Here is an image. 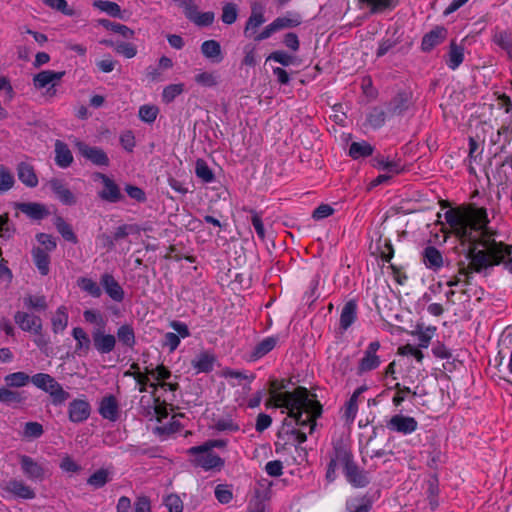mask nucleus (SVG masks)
<instances>
[{"instance_id":"052dcab7","label":"nucleus","mask_w":512,"mask_h":512,"mask_svg":"<svg viewBox=\"0 0 512 512\" xmlns=\"http://www.w3.org/2000/svg\"><path fill=\"white\" fill-rule=\"evenodd\" d=\"M301 21L298 17L289 18V17H278L276 18L272 24L275 27L276 31L290 28V27H296L300 25Z\"/></svg>"},{"instance_id":"4c0bfd02","label":"nucleus","mask_w":512,"mask_h":512,"mask_svg":"<svg viewBox=\"0 0 512 512\" xmlns=\"http://www.w3.org/2000/svg\"><path fill=\"white\" fill-rule=\"evenodd\" d=\"M373 153V147L366 141L352 142L349 147V155L353 159L368 157Z\"/></svg>"},{"instance_id":"1a4fd4ad","label":"nucleus","mask_w":512,"mask_h":512,"mask_svg":"<svg viewBox=\"0 0 512 512\" xmlns=\"http://www.w3.org/2000/svg\"><path fill=\"white\" fill-rule=\"evenodd\" d=\"M65 71L43 70L33 76V86L37 90L47 88V94L54 95L51 89L64 77Z\"/></svg>"},{"instance_id":"20e7f679","label":"nucleus","mask_w":512,"mask_h":512,"mask_svg":"<svg viewBox=\"0 0 512 512\" xmlns=\"http://www.w3.org/2000/svg\"><path fill=\"white\" fill-rule=\"evenodd\" d=\"M32 384L38 389L49 394L52 404L55 406L63 405L70 397L62 385L51 375L47 373H37L31 377Z\"/></svg>"},{"instance_id":"4be33fe9","label":"nucleus","mask_w":512,"mask_h":512,"mask_svg":"<svg viewBox=\"0 0 512 512\" xmlns=\"http://www.w3.org/2000/svg\"><path fill=\"white\" fill-rule=\"evenodd\" d=\"M202 55L215 63H220L223 60V53L221 45L216 40H206L201 44Z\"/></svg>"},{"instance_id":"603ef678","label":"nucleus","mask_w":512,"mask_h":512,"mask_svg":"<svg viewBox=\"0 0 512 512\" xmlns=\"http://www.w3.org/2000/svg\"><path fill=\"white\" fill-rule=\"evenodd\" d=\"M55 226L62 237L72 243L77 242V237L74 234L71 226L67 224L61 217L56 218Z\"/></svg>"},{"instance_id":"680f3d73","label":"nucleus","mask_w":512,"mask_h":512,"mask_svg":"<svg viewBox=\"0 0 512 512\" xmlns=\"http://www.w3.org/2000/svg\"><path fill=\"white\" fill-rule=\"evenodd\" d=\"M44 4L51 9L60 11L64 15H73V10L69 8L66 0H43Z\"/></svg>"},{"instance_id":"6ab92c4d","label":"nucleus","mask_w":512,"mask_h":512,"mask_svg":"<svg viewBox=\"0 0 512 512\" xmlns=\"http://www.w3.org/2000/svg\"><path fill=\"white\" fill-rule=\"evenodd\" d=\"M216 357L213 353L203 351L199 353L191 362L196 373H208L214 368Z\"/></svg>"},{"instance_id":"393cba45","label":"nucleus","mask_w":512,"mask_h":512,"mask_svg":"<svg viewBox=\"0 0 512 512\" xmlns=\"http://www.w3.org/2000/svg\"><path fill=\"white\" fill-rule=\"evenodd\" d=\"M17 174L19 180L27 187H36L38 184V177L32 165L21 162L17 166Z\"/></svg>"},{"instance_id":"37998d69","label":"nucleus","mask_w":512,"mask_h":512,"mask_svg":"<svg viewBox=\"0 0 512 512\" xmlns=\"http://www.w3.org/2000/svg\"><path fill=\"white\" fill-rule=\"evenodd\" d=\"M364 391L363 387L357 388L345 406V416L348 420L353 421L358 411V398Z\"/></svg>"},{"instance_id":"f8f14e48","label":"nucleus","mask_w":512,"mask_h":512,"mask_svg":"<svg viewBox=\"0 0 512 512\" xmlns=\"http://www.w3.org/2000/svg\"><path fill=\"white\" fill-rule=\"evenodd\" d=\"M75 147L83 157L90 160L93 164L98 166H107L109 164V158L102 149L90 147L81 141H76Z\"/></svg>"},{"instance_id":"f257e3e1","label":"nucleus","mask_w":512,"mask_h":512,"mask_svg":"<svg viewBox=\"0 0 512 512\" xmlns=\"http://www.w3.org/2000/svg\"><path fill=\"white\" fill-rule=\"evenodd\" d=\"M444 217L449 232L470 245V263L476 271L499 263L510 254L508 246L492 239L493 233L488 227L485 208L474 205L451 208L445 212Z\"/></svg>"},{"instance_id":"ea45409f","label":"nucleus","mask_w":512,"mask_h":512,"mask_svg":"<svg viewBox=\"0 0 512 512\" xmlns=\"http://www.w3.org/2000/svg\"><path fill=\"white\" fill-rule=\"evenodd\" d=\"M99 24L101 26H103L104 28H106L107 30H111L115 33L120 34L124 38L131 39L134 37V31L126 25L111 22L110 20H107V19H100Z\"/></svg>"},{"instance_id":"e433bc0d","label":"nucleus","mask_w":512,"mask_h":512,"mask_svg":"<svg viewBox=\"0 0 512 512\" xmlns=\"http://www.w3.org/2000/svg\"><path fill=\"white\" fill-rule=\"evenodd\" d=\"M118 341L129 348H133L136 343L134 329L131 325L124 324L117 329Z\"/></svg>"},{"instance_id":"bb28decb","label":"nucleus","mask_w":512,"mask_h":512,"mask_svg":"<svg viewBox=\"0 0 512 512\" xmlns=\"http://www.w3.org/2000/svg\"><path fill=\"white\" fill-rule=\"evenodd\" d=\"M357 318V304L355 301H348L342 308L340 314V327L347 330Z\"/></svg>"},{"instance_id":"4d7b16f0","label":"nucleus","mask_w":512,"mask_h":512,"mask_svg":"<svg viewBox=\"0 0 512 512\" xmlns=\"http://www.w3.org/2000/svg\"><path fill=\"white\" fill-rule=\"evenodd\" d=\"M0 92L3 93L5 103H10L15 97V91L10 80L3 75H0Z\"/></svg>"},{"instance_id":"412c9836","label":"nucleus","mask_w":512,"mask_h":512,"mask_svg":"<svg viewBox=\"0 0 512 512\" xmlns=\"http://www.w3.org/2000/svg\"><path fill=\"white\" fill-rule=\"evenodd\" d=\"M446 38V29L443 27H436L427 33L421 43L423 51H430L437 45L441 44Z\"/></svg>"},{"instance_id":"dca6fc26","label":"nucleus","mask_w":512,"mask_h":512,"mask_svg":"<svg viewBox=\"0 0 512 512\" xmlns=\"http://www.w3.org/2000/svg\"><path fill=\"white\" fill-rule=\"evenodd\" d=\"M93 344L100 354H108L114 350L116 338L112 334H106L101 330H96L93 332Z\"/></svg>"},{"instance_id":"a19ab883","label":"nucleus","mask_w":512,"mask_h":512,"mask_svg":"<svg viewBox=\"0 0 512 512\" xmlns=\"http://www.w3.org/2000/svg\"><path fill=\"white\" fill-rule=\"evenodd\" d=\"M277 344V338L275 337H266L265 339H263L261 342H259L253 352H252V356L255 358V359H259L263 356H265L266 354H268L271 350H273L275 348Z\"/></svg>"},{"instance_id":"bf43d9fd","label":"nucleus","mask_w":512,"mask_h":512,"mask_svg":"<svg viewBox=\"0 0 512 512\" xmlns=\"http://www.w3.org/2000/svg\"><path fill=\"white\" fill-rule=\"evenodd\" d=\"M25 307L35 310H45L47 307L44 296L29 295L23 300Z\"/></svg>"},{"instance_id":"39448f33","label":"nucleus","mask_w":512,"mask_h":512,"mask_svg":"<svg viewBox=\"0 0 512 512\" xmlns=\"http://www.w3.org/2000/svg\"><path fill=\"white\" fill-rule=\"evenodd\" d=\"M18 461L22 474L32 482H42L47 477L46 467L26 454H19Z\"/></svg>"},{"instance_id":"c03bdc74","label":"nucleus","mask_w":512,"mask_h":512,"mask_svg":"<svg viewBox=\"0 0 512 512\" xmlns=\"http://www.w3.org/2000/svg\"><path fill=\"white\" fill-rule=\"evenodd\" d=\"M463 60H464L463 48L460 46H457L455 44H451L450 51L448 54L447 66L450 69L455 70L460 66V64L463 62Z\"/></svg>"},{"instance_id":"c9c22d12","label":"nucleus","mask_w":512,"mask_h":512,"mask_svg":"<svg viewBox=\"0 0 512 512\" xmlns=\"http://www.w3.org/2000/svg\"><path fill=\"white\" fill-rule=\"evenodd\" d=\"M34 263L41 273V275H47L49 273L50 258L46 251L41 248H35L32 251Z\"/></svg>"},{"instance_id":"79ce46f5","label":"nucleus","mask_w":512,"mask_h":512,"mask_svg":"<svg viewBox=\"0 0 512 512\" xmlns=\"http://www.w3.org/2000/svg\"><path fill=\"white\" fill-rule=\"evenodd\" d=\"M4 381L8 387L21 388L31 381V377L24 372H14L6 375Z\"/></svg>"},{"instance_id":"58836bf2","label":"nucleus","mask_w":512,"mask_h":512,"mask_svg":"<svg viewBox=\"0 0 512 512\" xmlns=\"http://www.w3.org/2000/svg\"><path fill=\"white\" fill-rule=\"evenodd\" d=\"M194 80L201 87L212 88L218 85L219 77L216 72L200 70Z\"/></svg>"},{"instance_id":"49530a36","label":"nucleus","mask_w":512,"mask_h":512,"mask_svg":"<svg viewBox=\"0 0 512 512\" xmlns=\"http://www.w3.org/2000/svg\"><path fill=\"white\" fill-rule=\"evenodd\" d=\"M342 452H348L346 449L343 448H335L334 455L331 457L330 462L328 464L326 477L329 481H333L336 478V470L339 467L343 468V465L341 464V458L340 454Z\"/></svg>"},{"instance_id":"2eb2a0df","label":"nucleus","mask_w":512,"mask_h":512,"mask_svg":"<svg viewBox=\"0 0 512 512\" xmlns=\"http://www.w3.org/2000/svg\"><path fill=\"white\" fill-rule=\"evenodd\" d=\"M90 405L82 399H75L70 402L68 407L69 420L74 423L83 422L90 415Z\"/></svg>"},{"instance_id":"cd10ccee","label":"nucleus","mask_w":512,"mask_h":512,"mask_svg":"<svg viewBox=\"0 0 512 512\" xmlns=\"http://www.w3.org/2000/svg\"><path fill=\"white\" fill-rule=\"evenodd\" d=\"M423 262L427 268L438 270L443 265V257L438 249L429 246L423 252Z\"/></svg>"},{"instance_id":"4468645a","label":"nucleus","mask_w":512,"mask_h":512,"mask_svg":"<svg viewBox=\"0 0 512 512\" xmlns=\"http://www.w3.org/2000/svg\"><path fill=\"white\" fill-rule=\"evenodd\" d=\"M101 285L106 294L115 302H122L125 296L123 288L116 281L113 275L104 273L100 279Z\"/></svg>"},{"instance_id":"864d4df0","label":"nucleus","mask_w":512,"mask_h":512,"mask_svg":"<svg viewBox=\"0 0 512 512\" xmlns=\"http://www.w3.org/2000/svg\"><path fill=\"white\" fill-rule=\"evenodd\" d=\"M43 432V426L38 422H27L23 427V437L26 439H37Z\"/></svg>"},{"instance_id":"7ed1b4c3","label":"nucleus","mask_w":512,"mask_h":512,"mask_svg":"<svg viewBox=\"0 0 512 512\" xmlns=\"http://www.w3.org/2000/svg\"><path fill=\"white\" fill-rule=\"evenodd\" d=\"M266 406L286 410L291 422L300 427L292 431L299 444L304 443L307 434L314 431L316 419L322 414L321 404L304 387L293 391L271 392Z\"/></svg>"},{"instance_id":"0e129e2a","label":"nucleus","mask_w":512,"mask_h":512,"mask_svg":"<svg viewBox=\"0 0 512 512\" xmlns=\"http://www.w3.org/2000/svg\"><path fill=\"white\" fill-rule=\"evenodd\" d=\"M164 504L168 512H183V502L180 497L175 494L168 495L164 500Z\"/></svg>"},{"instance_id":"13d9d810","label":"nucleus","mask_w":512,"mask_h":512,"mask_svg":"<svg viewBox=\"0 0 512 512\" xmlns=\"http://www.w3.org/2000/svg\"><path fill=\"white\" fill-rule=\"evenodd\" d=\"M395 389H396V393L392 398V403L396 407L400 406L405 401V399L407 398V396L409 394H412L413 396L416 395V392H412L409 387L402 386L399 383H397L395 385Z\"/></svg>"},{"instance_id":"09e8293b","label":"nucleus","mask_w":512,"mask_h":512,"mask_svg":"<svg viewBox=\"0 0 512 512\" xmlns=\"http://www.w3.org/2000/svg\"><path fill=\"white\" fill-rule=\"evenodd\" d=\"M195 174L204 183L214 181V173L203 159H198L195 165Z\"/></svg>"},{"instance_id":"a211bd4d","label":"nucleus","mask_w":512,"mask_h":512,"mask_svg":"<svg viewBox=\"0 0 512 512\" xmlns=\"http://www.w3.org/2000/svg\"><path fill=\"white\" fill-rule=\"evenodd\" d=\"M49 186L58 200L64 205H74L76 203V197L66 187L62 180L56 178L51 179L49 181Z\"/></svg>"},{"instance_id":"72a5a7b5","label":"nucleus","mask_w":512,"mask_h":512,"mask_svg":"<svg viewBox=\"0 0 512 512\" xmlns=\"http://www.w3.org/2000/svg\"><path fill=\"white\" fill-rule=\"evenodd\" d=\"M373 166L379 170L386 171L388 174H399L401 172V165L384 156H377L373 159Z\"/></svg>"},{"instance_id":"a878e982","label":"nucleus","mask_w":512,"mask_h":512,"mask_svg":"<svg viewBox=\"0 0 512 512\" xmlns=\"http://www.w3.org/2000/svg\"><path fill=\"white\" fill-rule=\"evenodd\" d=\"M187 19L200 27L210 26L215 19L213 12H199L197 6L194 4L191 10L185 15Z\"/></svg>"},{"instance_id":"e2e57ef3","label":"nucleus","mask_w":512,"mask_h":512,"mask_svg":"<svg viewBox=\"0 0 512 512\" xmlns=\"http://www.w3.org/2000/svg\"><path fill=\"white\" fill-rule=\"evenodd\" d=\"M21 396L20 393L10 390L9 388L1 387L0 388V402L3 404H11L15 402H20Z\"/></svg>"},{"instance_id":"69168bd1","label":"nucleus","mask_w":512,"mask_h":512,"mask_svg":"<svg viewBox=\"0 0 512 512\" xmlns=\"http://www.w3.org/2000/svg\"><path fill=\"white\" fill-rule=\"evenodd\" d=\"M221 18L225 24H233L237 19L236 5L233 3H228L224 5Z\"/></svg>"},{"instance_id":"c756f323","label":"nucleus","mask_w":512,"mask_h":512,"mask_svg":"<svg viewBox=\"0 0 512 512\" xmlns=\"http://www.w3.org/2000/svg\"><path fill=\"white\" fill-rule=\"evenodd\" d=\"M266 21L262 8L254 6L251 15L249 16L244 33L248 36L251 32L254 33Z\"/></svg>"},{"instance_id":"6e6d98bb","label":"nucleus","mask_w":512,"mask_h":512,"mask_svg":"<svg viewBox=\"0 0 512 512\" xmlns=\"http://www.w3.org/2000/svg\"><path fill=\"white\" fill-rule=\"evenodd\" d=\"M226 444V441L221 439L209 440L202 445L190 447L187 453H198L207 450L212 451L213 448H223Z\"/></svg>"},{"instance_id":"7c9ffc66","label":"nucleus","mask_w":512,"mask_h":512,"mask_svg":"<svg viewBox=\"0 0 512 512\" xmlns=\"http://www.w3.org/2000/svg\"><path fill=\"white\" fill-rule=\"evenodd\" d=\"M437 328L435 326L417 325L412 335L416 336L419 341L420 348H427L431 339L434 337Z\"/></svg>"},{"instance_id":"9d476101","label":"nucleus","mask_w":512,"mask_h":512,"mask_svg":"<svg viewBox=\"0 0 512 512\" xmlns=\"http://www.w3.org/2000/svg\"><path fill=\"white\" fill-rule=\"evenodd\" d=\"M1 489L5 494L23 500H31L36 497V493L33 488L17 479H11L5 482L1 485Z\"/></svg>"},{"instance_id":"b1692460","label":"nucleus","mask_w":512,"mask_h":512,"mask_svg":"<svg viewBox=\"0 0 512 512\" xmlns=\"http://www.w3.org/2000/svg\"><path fill=\"white\" fill-rule=\"evenodd\" d=\"M73 162V155L64 142L56 140L55 142V163L60 168H67Z\"/></svg>"},{"instance_id":"de8ad7c7","label":"nucleus","mask_w":512,"mask_h":512,"mask_svg":"<svg viewBox=\"0 0 512 512\" xmlns=\"http://www.w3.org/2000/svg\"><path fill=\"white\" fill-rule=\"evenodd\" d=\"M159 114V108L154 104H145L139 107L138 116L141 121L151 124Z\"/></svg>"},{"instance_id":"423d86ee","label":"nucleus","mask_w":512,"mask_h":512,"mask_svg":"<svg viewBox=\"0 0 512 512\" xmlns=\"http://www.w3.org/2000/svg\"><path fill=\"white\" fill-rule=\"evenodd\" d=\"M381 348L379 341L370 342L365 350L363 351L362 357L359 359L357 364V374L363 375L370 371L377 369L381 363V357L378 355V351Z\"/></svg>"},{"instance_id":"3c124183","label":"nucleus","mask_w":512,"mask_h":512,"mask_svg":"<svg viewBox=\"0 0 512 512\" xmlns=\"http://www.w3.org/2000/svg\"><path fill=\"white\" fill-rule=\"evenodd\" d=\"M493 41L502 49L506 50L508 56L510 57V52H512V36L508 31H496L493 36Z\"/></svg>"},{"instance_id":"2f4dec72","label":"nucleus","mask_w":512,"mask_h":512,"mask_svg":"<svg viewBox=\"0 0 512 512\" xmlns=\"http://www.w3.org/2000/svg\"><path fill=\"white\" fill-rule=\"evenodd\" d=\"M68 320H69V315H68L67 308L65 306L58 307L51 319L53 332L54 333L63 332L68 325Z\"/></svg>"},{"instance_id":"5fc2aeb1","label":"nucleus","mask_w":512,"mask_h":512,"mask_svg":"<svg viewBox=\"0 0 512 512\" xmlns=\"http://www.w3.org/2000/svg\"><path fill=\"white\" fill-rule=\"evenodd\" d=\"M184 90L182 83L167 85L162 92V100L165 103L172 102L177 96H179Z\"/></svg>"},{"instance_id":"338daca9","label":"nucleus","mask_w":512,"mask_h":512,"mask_svg":"<svg viewBox=\"0 0 512 512\" xmlns=\"http://www.w3.org/2000/svg\"><path fill=\"white\" fill-rule=\"evenodd\" d=\"M59 467L63 472L66 473H77L81 470V466L76 463L69 455L62 457Z\"/></svg>"},{"instance_id":"f3484780","label":"nucleus","mask_w":512,"mask_h":512,"mask_svg":"<svg viewBox=\"0 0 512 512\" xmlns=\"http://www.w3.org/2000/svg\"><path fill=\"white\" fill-rule=\"evenodd\" d=\"M102 180L104 189L99 193L100 198L111 203L118 202L121 199V193L118 185L104 174H97Z\"/></svg>"},{"instance_id":"5701e85b","label":"nucleus","mask_w":512,"mask_h":512,"mask_svg":"<svg viewBox=\"0 0 512 512\" xmlns=\"http://www.w3.org/2000/svg\"><path fill=\"white\" fill-rule=\"evenodd\" d=\"M100 415L110 421H116L118 418V402L112 395L104 397L99 406Z\"/></svg>"},{"instance_id":"c85d7f7f","label":"nucleus","mask_w":512,"mask_h":512,"mask_svg":"<svg viewBox=\"0 0 512 512\" xmlns=\"http://www.w3.org/2000/svg\"><path fill=\"white\" fill-rule=\"evenodd\" d=\"M93 7L97 8L103 13L107 15L125 20L126 17L123 15L120 6L113 1L108 0H96L93 2Z\"/></svg>"},{"instance_id":"f704fd0d","label":"nucleus","mask_w":512,"mask_h":512,"mask_svg":"<svg viewBox=\"0 0 512 512\" xmlns=\"http://www.w3.org/2000/svg\"><path fill=\"white\" fill-rule=\"evenodd\" d=\"M77 286L85 293L94 298H99L102 295V290L99 284L89 277H80L77 280Z\"/></svg>"},{"instance_id":"f03ea898","label":"nucleus","mask_w":512,"mask_h":512,"mask_svg":"<svg viewBox=\"0 0 512 512\" xmlns=\"http://www.w3.org/2000/svg\"><path fill=\"white\" fill-rule=\"evenodd\" d=\"M126 376H132L139 385L140 392L148 391L151 388L153 405L147 407L146 416L150 420H156L159 425L155 432L159 435H170L180 429V423L176 415L169 417V410L172 411V402L175 400V392L178 383L172 381L171 372L163 365L155 368L146 367L141 371L138 364H132Z\"/></svg>"},{"instance_id":"a18cd8bd","label":"nucleus","mask_w":512,"mask_h":512,"mask_svg":"<svg viewBox=\"0 0 512 512\" xmlns=\"http://www.w3.org/2000/svg\"><path fill=\"white\" fill-rule=\"evenodd\" d=\"M111 480L110 473L107 469H99L95 471L88 479V485L95 489L102 488L107 482Z\"/></svg>"},{"instance_id":"9b49d317","label":"nucleus","mask_w":512,"mask_h":512,"mask_svg":"<svg viewBox=\"0 0 512 512\" xmlns=\"http://www.w3.org/2000/svg\"><path fill=\"white\" fill-rule=\"evenodd\" d=\"M188 454L194 457L195 465L205 471L220 470L224 466V460L212 451L207 450Z\"/></svg>"},{"instance_id":"473e14b6","label":"nucleus","mask_w":512,"mask_h":512,"mask_svg":"<svg viewBox=\"0 0 512 512\" xmlns=\"http://www.w3.org/2000/svg\"><path fill=\"white\" fill-rule=\"evenodd\" d=\"M72 336L76 341V352L87 353L90 349L91 341L86 331L81 327H74L72 330Z\"/></svg>"},{"instance_id":"0eeeda50","label":"nucleus","mask_w":512,"mask_h":512,"mask_svg":"<svg viewBox=\"0 0 512 512\" xmlns=\"http://www.w3.org/2000/svg\"><path fill=\"white\" fill-rule=\"evenodd\" d=\"M341 464L347 480L355 487H365L368 484L366 474L360 471L352 461L350 452H342L340 454Z\"/></svg>"},{"instance_id":"aec40b11","label":"nucleus","mask_w":512,"mask_h":512,"mask_svg":"<svg viewBox=\"0 0 512 512\" xmlns=\"http://www.w3.org/2000/svg\"><path fill=\"white\" fill-rule=\"evenodd\" d=\"M16 208L33 220L43 219L49 214L46 206L41 203H18Z\"/></svg>"},{"instance_id":"ddd939ff","label":"nucleus","mask_w":512,"mask_h":512,"mask_svg":"<svg viewBox=\"0 0 512 512\" xmlns=\"http://www.w3.org/2000/svg\"><path fill=\"white\" fill-rule=\"evenodd\" d=\"M14 320L23 331L39 334L42 330V321L36 315L19 311L15 314Z\"/></svg>"},{"instance_id":"774afa93","label":"nucleus","mask_w":512,"mask_h":512,"mask_svg":"<svg viewBox=\"0 0 512 512\" xmlns=\"http://www.w3.org/2000/svg\"><path fill=\"white\" fill-rule=\"evenodd\" d=\"M115 51L128 59L135 57L137 54L136 47L133 44L126 42L117 43Z\"/></svg>"},{"instance_id":"8fccbe9b","label":"nucleus","mask_w":512,"mask_h":512,"mask_svg":"<svg viewBox=\"0 0 512 512\" xmlns=\"http://www.w3.org/2000/svg\"><path fill=\"white\" fill-rule=\"evenodd\" d=\"M15 184L13 173L4 165H0V194L9 191Z\"/></svg>"},{"instance_id":"6e6552de","label":"nucleus","mask_w":512,"mask_h":512,"mask_svg":"<svg viewBox=\"0 0 512 512\" xmlns=\"http://www.w3.org/2000/svg\"><path fill=\"white\" fill-rule=\"evenodd\" d=\"M386 428L394 433L409 435L417 430L418 422L414 417L395 414L386 422Z\"/></svg>"}]
</instances>
